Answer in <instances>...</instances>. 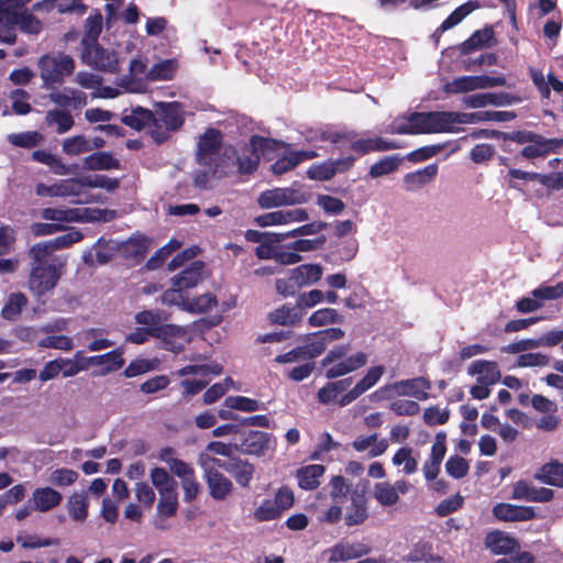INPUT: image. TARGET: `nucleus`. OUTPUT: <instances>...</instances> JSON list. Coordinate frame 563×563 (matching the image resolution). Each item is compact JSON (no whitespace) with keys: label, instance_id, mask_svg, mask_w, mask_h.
<instances>
[{"label":"nucleus","instance_id":"f257e3e1","mask_svg":"<svg viewBox=\"0 0 563 563\" xmlns=\"http://www.w3.org/2000/svg\"><path fill=\"white\" fill-rule=\"evenodd\" d=\"M27 255L31 258L29 288L37 297L45 296L57 286L66 262L58 257L49 260L45 245H32Z\"/></svg>","mask_w":563,"mask_h":563},{"label":"nucleus","instance_id":"f03ea898","mask_svg":"<svg viewBox=\"0 0 563 563\" xmlns=\"http://www.w3.org/2000/svg\"><path fill=\"white\" fill-rule=\"evenodd\" d=\"M222 143V132L216 128H208L199 136L195 154L196 163L205 168H209L218 179L229 175V161L236 154V150L233 146L227 147L221 153Z\"/></svg>","mask_w":563,"mask_h":563},{"label":"nucleus","instance_id":"7ed1b4c3","mask_svg":"<svg viewBox=\"0 0 563 563\" xmlns=\"http://www.w3.org/2000/svg\"><path fill=\"white\" fill-rule=\"evenodd\" d=\"M153 126L148 131L156 144H163L170 137V132L178 131L185 123L183 106L177 102H162L154 112Z\"/></svg>","mask_w":563,"mask_h":563},{"label":"nucleus","instance_id":"20e7f679","mask_svg":"<svg viewBox=\"0 0 563 563\" xmlns=\"http://www.w3.org/2000/svg\"><path fill=\"white\" fill-rule=\"evenodd\" d=\"M100 31L101 26L98 24L95 32L91 30L90 33L82 38L81 60L84 64L97 70L115 74L119 70L117 53L103 48L98 43Z\"/></svg>","mask_w":563,"mask_h":563},{"label":"nucleus","instance_id":"39448f33","mask_svg":"<svg viewBox=\"0 0 563 563\" xmlns=\"http://www.w3.org/2000/svg\"><path fill=\"white\" fill-rule=\"evenodd\" d=\"M466 113L448 111L412 112L407 121L413 124L415 134L451 132L455 123H467Z\"/></svg>","mask_w":563,"mask_h":563},{"label":"nucleus","instance_id":"423d86ee","mask_svg":"<svg viewBox=\"0 0 563 563\" xmlns=\"http://www.w3.org/2000/svg\"><path fill=\"white\" fill-rule=\"evenodd\" d=\"M43 86L47 89L64 82L75 69L74 59L64 53L46 54L37 63Z\"/></svg>","mask_w":563,"mask_h":563},{"label":"nucleus","instance_id":"0eeeda50","mask_svg":"<svg viewBox=\"0 0 563 563\" xmlns=\"http://www.w3.org/2000/svg\"><path fill=\"white\" fill-rule=\"evenodd\" d=\"M251 148L247 153L243 152L241 156H234L229 161L230 167L238 165V172L241 175H251L258 168L261 157L257 152L265 153L274 150L276 141L261 135H252L250 139Z\"/></svg>","mask_w":563,"mask_h":563},{"label":"nucleus","instance_id":"6e6552de","mask_svg":"<svg viewBox=\"0 0 563 563\" xmlns=\"http://www.w3.org/2000/svg\"><path fill=\"white\" fill-rule=\"evenodd\" d=\"M345 335L341 328H328L306 334L301 339V347L307 360H314L323 354L328 345L343 339Z\"/></svg>","mask_w":563,"mask_h":563},{"label":"nucleus","instance_id":"1a4fd4ad","mask_svg":"<svg viewBox=\"0 0 563 563\" xmlns=\"http://www.w3.org/2000/svg\"><path fill=\"white\" fill-rule=\"evenodd\" d=\"M507 80L504 76H462L449 81L444 85V92L450 95H457L463 92L473 91L476 89H487L498 86H505Z\"/></svg>","mask_w":563,"mask_h":563},{"label":"nucleus","instance_id":"9d476101","mask_svg":"<svg viewBox=\"0 0 563 563\" xmlns=\"http://www.w3.org/2000/svg\"><path fill=\"white\" fill-rule=\"evenodd\" d=\"M431 387V382L428 378L420 376L380 387L374 393V395H380L388 389H394L398 396H410L418 400H427L429 398L428 391Z\"/></svg>","mask_w":563,"mask_h":563},{"label":"nucleus","instance_id":"9b49d317","mask_svg":"<svg viewBox=\"0 0 563 563\" xmlns=\"http://www.w3.org/2000/svg\"><path fill=\"white\" fill-rule=\"evenodd\" d=\"M347 134H351V139H346L345 143L350 144V148L356 154V157L365 156L374 152H387L400 148L397 142L386 141L380 136L357 139V133L353 130H347Z\"/></svg>","mask_w":563,"mask_h":563},{"label":"nucleus","instance_id":"f8f14e48","mask_svg":"<svg viewBox=\"0 0 563 563\" xmlns=\"http://www.w3.org/2000/svg\"><path fill=\"white\" fill-rule=\"evenodd\" d=\"M202 470L210 497L218 501L228 499L234 490L232 481L219 470L208 467L207 463H202Z\"/></svg>","mask_w":563,"mask_h":563},{"label":"nucleus","instance_id":"ddd939ff","mask_svg":"<svg viewBox=\"0 0 563 563\" xmlns=\"http://www.w3.org/2000/svg\"><path fill=\"white\" fill-rule=\"evenodd\" d=\"M186 335V330L183 327L165 323L162 327L154 328L153 338L161 341L162 349L179 354L184 351V343L181 340Z\"/></svg>","mask_w":563,"mask_h":563},{"label":"nucleus","instance_id":"4468645a","mask_svg":"<svg viewBox=\"0 0 563 563\" xmlns=\"http://www.w3.org/2000/svg\"><path fill=\"white\" fill-rule=\"evenodd\" d=\"M493 516L498 521L520 522L529 521L537 517L533 507L518 506L509 503H498L492 509Z\"/></svg>","mask_w":563,"mask_h":563},{"label":"nucleus","instance_id":"2eb2a0df","mask_svg":"<svg viewBox=\"0 0 563 563\" xmlns=\"http://www.w3.org/2000/svg\"><path fill=\"white\" fill-rule=\"evenodd\" d=\"M521 102V98L508 92H482L470 95L464 98V103L468 108H483L486 106H509Z\"/></svg>","mask_w":563,"mask_h":563},{"label":"nucleus","instance_id":"dca6fc26","mask_svg":"<svg viewBox=\"0 0 563 563\" xmlns=\"http://www.w3.org/2000/svg\"><path fill=\"white\" fill-rule=\"evenodd\" d=\"M385 373V367L383 365H376L371 367L365 376L360 379L355 386L346 391V394L341 396L340 404L342 406H347L352 404L354 400H356L360 396H362L364 393L369 390L372 387H374L380 377Z\"/></svg>","mask_w":563,"mask_h":563},{"label":"nucleus","instance_id":"f3484780","mask_svg":"<svg viewBox=\"0 0 563 563\" xmlns=\"http://www.w3.org/2000/svg\"><path fill=\"white\" fill-rule=\"evenodd\" d=\"M484 543L486 549L494 555H508L520 550L519 541L500 530L488 532Z\"/></svg>","mask_w":563,"mask_h":563},{"label":"nucleus","instance_id":"a211bd4d","mask_svg":"<svg viewBox=\"0 0 563 563\" xmlns=\"http://www.w3.org/2000/svg\"><path fill=\"white\" fill-rule=\"evenodd\" d=\"M368 518L367 498L365 487L356 486L351 494V506L347 508L344 520L349 527L362 525Z\"/></svg>","mask_w":563,"mask_h":563},{"label":"nucleus","instance_id":"6ab92c4d","mask_svg":"<svg viewBox=\"0 0 563 563\" xmlns=\"http://www.w3.org/2000/svg\"><path fill=\"white\" fill-rule=\"evenodd\" d=\"M511 497L532 503H548L553 499L554 492L551 488L536 487L521 479L515 483Z\"/></svg>","mask_w":563,"mask_h":563},{"label":"nucleus","instance_id":"aec40b11","mask_svg":"<svg viewBox=\"0 0 563 563\" xmlns=\"http://www.w3.org/2000/svg\"><path fill=\"white\" fill-rule=\"evenodd\" d=\"M562 146V139H547L541 134H537L534 141H531L530 144L526 145L520 151V155L527 159L545 157L550 153L556 152Z\"/></svg>","mask_w":563,"mask_h":563},{"label":"nucleus","instance_id":"412c9836","mask_svg":"<svg viewBox=\"0 0 563 563\" xmlns=\"http://www.w3.org/2000/svg\"><path fill=\"white\" fill-rule=\"evenodd\" d=\"M87 366H102L103 368L100 371V375H107L109 373L115 372L120 369L125 360L123 357V350L118 347L113 349L110 352L104 354L84 357Z\"/></svg>","mask_w":563,"mask_h":563},{"label":"nucleus","instance_id":"4be33fe9","mask_svg":"<svg viewBox=\"0 0 563 563\" xmlns=\"http://www.w3.org/2000/svg\"><path fill=\"white\" fill-rule=\"evenodd\" d=\"M31 159L43 165H46L55 175H69L78 170V165H66L60 157L53 154L48 150H36L31 154Z\"/></svg>","mask_w":563,"mask_h":563},{"label":"nucleus","instance_id":"5701e85b","mask_svg":"<svg viewBox=\"0 0 563 563\" xmlns=\"http://www.w3.org/2000/svg\"><path fill=\"white\" fill-rule=\"evenodd\" d=\"M367 363V354L365 352H356L355 354L344 357L342 361L330 366L325 371V377L328 379L338 378L355 372Z\"/></svg>","mask_w":563,"mask_h":563},{"label":"nucleus","instance_id":"b1692460","mask_svg":"<svg viewBox=\"0 0 563 563\" xmlns=\"http://www.w3.org/2000/svg\"><path fill=\"white\" fill-rule=\"evenodd\" d=\"M303 312L299 305L284 303L268 313V321L273 325L294 327L301 322Z\"/></svg>","mask_w":563,"mask_h":563},{"label":"nucleus","instance_id":"393cba45","mask_svg":"<svg viewBox=\"0 0 563 563\" xmlns=\"http://www.w3.org/2000/svg\"><path fill=\"white\" fill-rule=\"evenodd\" d=\"M330 552L331 555L329 558V562L336 563L366 555L371 552V548L362 542L352 544L347 542H339L330 550Z\"/></svg>","mask_w":563,"mask_h":563},{"label":"nucleus","instance_id":"a878e982","mask_svg":"<svg viewBox=\"0 0 563 563\" xmlns=\"http://www.w3.org/2000/svg\"><path fill=\"white\" fill-rule=\"evenodd\" d=\"M63 500L62 494L52 487H40L34 489L31 501L33 509L46 512L57 507Z\"/></svg>","mask_w":563,"mask_h":563},{"label":"nucleus","instance_id":"bb28decb","mask_svg":"<svg viewBox=\"0 0 563 563\" xmlns=\"http://www.w3.org/2000/svg\"><path fill=\"white\" fill-rule=\"evenodd\" d=\"M202 269L203 263L201 261H195L189 267L173 277L172 284L178 287L183 292L194 288L202 280Z\"/></svg>","mask_w":563,"mask_h":563},{"label":"nucleus","instance_id":"cd10ccee","mask_svg":"<svg viewBox=\"0 0 563 563\" xmlns=\"http://www.w3.org/2000/svg\"><path fill=\"white\" fill-rule=\"evenodd\" d=\"M439 166L437 163L429 164L416 172L408 173L404 176V184L407 191L417 190L432 181L438 175Z\"/></svg>","mask_w":563,"mask_h":563},{"label":"nucleus","instance_id":"c85d7f7f","mask_svg":"<svg viewBox=\"0 0 563 563\" xmlns=\"http://www.w3.org/2000/svg\"><path fill=\"white\" fill-rule=\"evenodd\" d=\"M48 97L52 102L64 109L68 107L80 109L87 103V96L84 91L70 88H64L63 91H52Z\"/></svg>","mask_w":563,"mask_h":563},{"label":"nucleus","instance_id":"c756f323","mask_svg":"<svg viewBox=\"0 0 563 563\" xmlns=\"http://www.w3.org/2000/svg\"><path fill=\"white\" fill-rule=\"evenodd\" d=\"M228 473L234 478L242 488H249L254 478L255 467L249 461L238 456L231 457V465Z\"/></svg>","mask_w":563,"mask_h":563},{"label":"nucleus","instance_id":"7c9ffc66","mask_svg":"<svg viewBox=\"0 0 563 563\" xmlns=\"http://www.w3.org/2000/svg\"><path fill=\"white\" fill-rule=\"evenodd\" d=\"M82 167L87 170H110L119 169L121 164L112 153L98 151L85 157Z\"/></svg>","mask_w":563,"mask_h":563},{"label":"nucleus","instance_id":"2f4dec72","mask_svg":"<svg viewBox=\"0 0 563 563\" xmlns=\"http://www.w3.org/2000/svg\"><path fill=\"white\" fill-rule=\"evenodd\" d=\"M152 240L146 235H137L126 240L122 246V253L126 258H132L140 263L143 261L151 247Z\"/></svg>","mask_w":563,"mask_h":563},{"label":"nucleus","instance_id":"473e14b6","mask_svg":"<svg viewBox=\"0 0 563 563\" xmlns=\"http://www.w3.org/2000/svg\"><path fill=\"white\" fill-rule=\"evenodd\" d=\"M271 437L263 431H249L241 442V450L245 454L262 455L268 449Z\"/></svg>","mask_w":563,"mask_h":563},{"label":"nucleus","instance_id":"72a5a7b5","mask_svg":"<svg viewBox=\"0 0 563 563\" xmlns=\"http://www.w3.org/2000/svg\"><path fill=\"white\" fill-rule=\"evenodd\" d=\"M324 466L310 464L297 470L296 477L298 485L305 490H313L320 485V477L324 474Z\"/></svg>","mask_w":563,"mask_h":563},{"label":"nucleus","instance_id":"f704fd0d","mask_svg":"<svg viewBox=\"0 0 563 563\" xmlns=\"http://www.w3.org/2000/svg\"><path fill=\"white\" fill-rule=\"evenodd\" d=\"M470 374H477V382H485L488 384H496L500 379V372L498 365L494 361L477 360L474 361L470 368Z\"/></svg>","mask_w":563,"mask_h":563},{"label":"nucleus","instance_id":"c9c22d12","mask_svg":"<svg viewBox=\"0 0 563 563\" xmlns=\"http://www.w3.org/2000/svg\"><path fill=\"white\" fill-rule=\"evenodd\" d=\"M534 478L551 486L563 487V463L558 461L545 463L534 474Z\"/></svg>","mask_w":563,"mask_h":563},{"label":"nucleus","instance_id":"e433bc0d","mask_svg":"<svg viewBox=\"0 0 563 563\" xmlns=\"http://www.w3.org/2000/svg\"><path fill=\"white\" fill-rule=\"evenodd\" d=\"M154 119L155 115L153 111L137 107L133 109L131 113L123 114L121 122L136 131L143 130L145 126H148L150 131L153 126Z\"/></svg>","mask_w":563,"mask_h":563},{"label":"nucleus","instance_id":"4c0bfd02","mask_svg":"<svg viewBox=\"0 0 563 563\" xmlns=\"http://www.w3.org/2000/svg\"><path fill=\"white\" fill-rule=\"evenodd\" d=\"M346 139H351V134H347L346 129H336L332 125L322 126L311 132L309 136L310 142H329L333 145L341 144Z\"/></svg>","mask_w":563,"mask_h":563},{"label":"nucleus","instance_id":"58836bf2","mask_svg":"<svg viewBox=\"0 0 563 563\" xmlns=\"http://www.w3.org/2000/svg\"><path fill=\"white\" fill-rule=\"evenodd\" d=\"M494 37V32L492 27H485L483 30L475 31L467 40H465L461 46L460 51L462 54H470L476 49H479L485 46H489L490 41Z\"/></svg>","mask_w":563,"mask_h":563},{"label":"nucleus","instance_id":"ea45409f","mask_svg":"<svg viewBox=\"0 0 563 563\" xmlns=\"http://www.w3.org/2000/svg\"><path fill=\"white\" fill-rule=\"evenodd\" d=\"M7 141L15 147L31 150L40 146L44 142V135L38 131L11 133L7 135Z\"/></svg>","mask_w":563,"mask_h":563},{"label":"nucleus","instance_id":"a19ab883","mask_svg":"<svg viewBox=\"0 0 563 563\" xmlns=\"http://www.w3.org/2000/svg\"><path fill=\"white\" fill-rule=\"evenodd\" d=\"M24 10L16 0H0V23L18 26Z\"/></svg>","mask_w":563,"mask_h":563},{"label":"nucleus","instance_id":"79ce46f5","mask_svg":"<svg viewBox=\"0 0 563 563\" xmlns=\"http://www.w3.org/2000/svg\"><path fill=\"white\" fill-rule=\"evenodd\" d=\"M45 122L47 125H56V132L64 134L75 124L71 113L67 110L54 109L46 112Z\"/></svg>","mask_w":563,"mask_h":563},{"label":"nucleus","instance_id":"37998d69","mask_svg":"<svg viewBox=\"0 0 563 563\" xmlns=\"http://www.w3.org/2000/svg\"><path fill=\"white\" fill-rule=\"evenodd\" d=\"M68 515L74 521L82 522L88 516V499L86 493H74L67 503Z\"/></svg>","mask_w":563,"mask_h":563},{"label":"nucleus","instance_id":"c03bdc74","mask_svg":"<svg viewBox=\"0 0 563 563\" xmlns=\"http://www.w3.org/2000/svg\"><path fill=\"white\" fill-rule=\"evenodd\" d=\"M178 63L175 58L163 59L152 66L147 73L150 80H170L175 77Z\"/></svg>","mask_w":563,"mask_h":563},{"label":"nucleus","instance_id":"a18cd8bd","mask_svg":"<svg viewBox=\"0 0 563 563\" xmlns=\"http://www.w3.org/2000/svg\"><path fill=\"white\" fill-rule=\"evenodd\" d=\"M479 7L478 2L468 1L454 9L439 26V32H445L461 23L468 14Z\"/></svg>","mask_w":563,"mask_h":563},{"label":"nucleus","instance_id":"49530a36","mask_svg":"<svg viewBox=\"0 0 563 563\" xmlns=\"http://www.w3.org/2000/svg\"><path fill=\"white\" fill-rule=\"evenodd\" d=\"M26 305L27 298L23 292H12L1 310V316L5 320L13 321L18 319Z\"/></svg>","mask_w":563,"mask_h":563},{"label":"nucleus","instance_id":"de8ad7c7","mask_svg":"<svg viewBox=\"0 0 563 563\" xmlns=\"http://www.w3.org/2000/svg\"><path fill=\"white\" fill-rule=\"evenodd\" d=\"M343 321L344 317L333 308L318 309L308 319L309 324L314 328L342 323Z\"/></svg>","mask_w":563,"mask_h":563},{"label":"nucleus","instance_id":"09e8293b","mask_svg":"<svg viewBox=\"0 0 563 563\" xmlns=\"http://www.w3.org/2000/svg\"><path fill=\"white\" fill-rule=\"evenodd\" d=\"M82 238L84 234L80 231L74 230L63 235H59L51 241L40 242L36 243L35 245H45L47 250V255L51 256L55 250L68 247L74 243L81 241Z\"/></svg>","mask_w":563,"mask_h":563},{"label":"nucleus","instance_id":"8fccbe9b","mask_svg":"<svg viewBox=\"0 0 563 563\" xmlns=\"http://www.w3.org/2000/svg\"><path fill=\"white\" fill-rule=\"evenodd\" d=\"M466 117H462L467 122H484V121H495V122H508L514 120L517 115L514 111H477L474 113H466Z\"/></svg>","mask_w":563,"mask_h":563},{"label":"nucleus","instance_id":"3c124183","mask_svg":"<svg viewBox=\"0 0 563 563\" xmlns=\"http://www.w3.org/2000/svg\"><path fill=\"white\" fill-rule=\"evenodd\" d=\"M151 479L153 485L157 488L159 495L176 490L177 483L168 474L164 467H154L151 470Z\"/></svg>","mask_w":563,"mask_h":563},{"label":"nucleus","instance_id":"603ef678","mask_svg":"<svg viewBox=\"0 0 563 563\" xmlns=\"http://www.w3.org/2000/svg\"><path fill=\"white\" fill-rule=\"evenodd\" d=\"M400 163L401 158L398 155L385 156L369 167L368 175L378 178L391 174L398 169Z\"/></svg>","mask_w":563,"mask_h":563},{"label":"nucleus","instance_id":"864d4df0","mask_svg":"<svg viewBox=\"0 0 563 563\" xmlns=\"http://www.w3.org/2000/svg\"><path fill=\"white\" fill-rule=\"evenodd\" d=\"M217 303V297L211 292H207L192 299L187 298L185 310L191 313H203L211 310Z\"/></svg>","mask_w":563,"mask_h":563},{"label":"nucleus","instance_id":"5fc2aeb1","mask_svg":"<svg viewBox=\"0 0 563 563\" xmlns=\"http://www.w3.org/2000/svg\"><path fill=\"white\" fill-rule=\"evenodd\" d=\"M62 150L68 156H77L91 151L90 141L85 135L67 137L62 143Z\"/></svg>","mask_w":563,"mask_h":563},{"label":"nucleus","instance_id":"6e6d98bb","mask_svg":"<svg viewBox=\"0 0 563 563\" xmlns=\"http://www.w3.org/2000/svg\"><path fill=\"white\" fill-rule=\"evenodd\" d=\"M374 497L382 506L385 507L394 506L399 499V496L396 494V488L388 482L375 484Z\"/></svg>","mask_w":563,"mask_h":563},{"label":"nucleus","instance_id":"4d7b16f0","mask_svg":"<svg viewBox=\"0 0 563 563\" xmlns=\"http://www.w3.org/2000/svg\"><path fill=\"white\" fill-rule=\"evenodd\" d=\"M224 405L229 409L244 412H253L264 408L258 400L245 396H229L225 398Z\"/></svg>","mask_w":563,"mask_h":563},{"label":"nucleus","instance_id":"13d9d810","mask_svg":"<svg viewBox=\"0 0 563 563\" xmlns=\"http://www.w3.org/2000/svg\"><path fill=\"white\" fill-rule=\"evenodd\" d=\"M180 246V243L177 241V240H170L166 245H164L163 247L158 249L154 255H152L147 261H146V264H145V267L148 269V271H154V269H157L159 268L164 263L165 261L167 260V257L174 252L176 251L178 247Z\"/></svg>","mask_w":563,"mask_h":563},{"label":"nucleus","instance_id":"bf43d9fd","mask_svg":"<svg viewBox=\"0 0 563 563\" xmlns=\"http://www.w3.org/2000/svg\"><path fill=\"white\" fill-rule=\"evenodd\" d=\"M81 186L114 191L120 187V180L118 178H110L107 175L85 176L81 177Z\"/></svg>","mask_w":563,"mask_h":563},{"label":"nucleus","instance_id":"052dcab7","mask_svg":"<svg viewBox=\"0 0 563 563\" xmlns=\"http://www.w3.org/2000/svg\"><path fill=\"white\" fill-rule=\"evenodd\" d=\"M253 516L257 522H264L279 519L282 512L278 510L276 503L272 499H264L255 509Z\"/></svg>","mask_w":563,"mask_h":563},{"label":"nucleus","instance_id":"680f3d73","mask_svg":"<svg viewBox=\"0 0 563 563\" xmlns=\"http://www.w3.org/2000/svg\"><path fill=\"white\" fill-rule=\"evenodd\" d=\"M283 197L282 188L267 189L260 194L257 203L262 209L278 208L285 206Z\"/></svg>","mask_w":563,"mask_h":563},{"label":"nucleus","instance_id":"e2e57ef3","mask_svg":"<svg viewBox=\"0 0 563 563\" xmlns=\"http://www.w3.org/2000/svg\"><path fill=\"white\" fill-rule=\"evenodd\" d=\"M275 236L266 238L255 249V255L260 260H271L276 257L277 249L276 244L283 242V234L274 233Z\"/></svg>","mask_w":563,"mask_h":563},{"label":"nucleus","instance_id":"0e129e2a","mask_svg":"<svg viewBox=\"0 0 563 563\" xmlns=\"http://www.w3.org/2000/svg\"><path fill=\"white\" fill-rule=\"evenodd\" d=\"M156 363L154 360L147 358H135L132 360L129 365L124 368L123 375L126 378L136 377L139 375L148 373L155 369Z\"/></svg>","mask_w":563,"mask_h":563},{"label":"nucleus","instance_id":"69168bd1","mask_svg":"<svg viewBox=\"0 0 563 563\" xmlns=\"http://www.w3.org/2000/svg\"><path fill=\"white\" fill-rule=\"evenodd\" d=\"M10 98L12 100V110L15 114L25 115L32 111V106L29 100L30 93L23 89H15L11 91Z\"/></svg>","mask_w":563,"mask_h":563},{"label":"nucleus","instance_id":"338daca9","mask_svg":"<svg viewBox=\"0 0 563 563\" xmlns=\"http://www.w3.org/2000/svg\"><path fill=\"white\" fill-rule=\"evenodd\" d=\"M178 508L177 490L159 495L157 504V511L165 517H173L176 515Z\"/></svg>","mask_w":563,"mask_h":563},{"label":"nucleus","instance_id":"774afa93","mask_svg":"<svg viewBox=\"0 0 563 563\" xmlns=\"http://www.w3.org/2000/svg\"><path fill=\"white\" fill-rule=\"evenodd\" d=\"M470 470L467 461L459 455L449 457L445 463L446 473L453 478L460 479L467 475Z\"/></svg>","mask_w":563,"mask_h":563}]
</instances>
